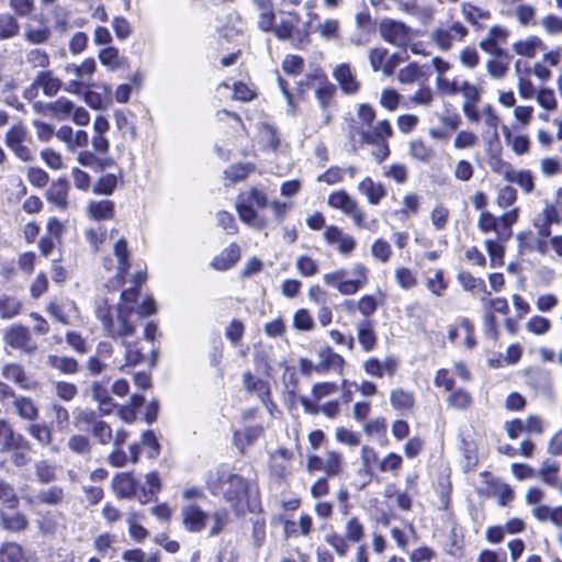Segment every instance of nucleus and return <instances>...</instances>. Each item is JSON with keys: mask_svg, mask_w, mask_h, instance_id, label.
<instances>
[{"mask_svg": "<svg viewBox=\"0 0 562 562\" xmlns=\"http://www.w3.org/2000/svg\"><path fill=\"white\" fill-rule=\"evenodd\" d=\"M0 446L2 450L25 449L29 441L18 432H14L5 419H0Z\"/></svg>", "mask_w": 562, "mask_h": 562, "instance_id": "obj_19", "label": "nucleus"}, {"mask_svg": "<svg viewBox=\"0 0 562 562\" xmlns=\"http://www.w3.org/2000/svg\"><path fill=\"white\" fill-rule=\"evenodd\" d=\"M447 403L449 407L456 409H467L472 404V396L468 391L463 389H457L448 396Z\"/></svg>", "mask_w": 562, "mask_h": 562, "instance_id": "obj_53", "label": "nucleus"}, {"mask_svg": "<svg viewBox=\"0 0 562 562\" xmlns=\"http://www.w3.org/2000/svg\"><path fill=\"white\" fill-rule=\"evenodd\" d=\"M113 490L119 498H138V487L132 473H119L113 479Z\"/></svg>", "mask_w": 562, "mask_h": 562, "instance_id": "obj_20", "label": "nucleus"}, {"mask_svg": "<svg viewBox=\"0 0 562 562\" xmlns=\"http://www.w3.org/2000/svg\"><path fill=\"white\" fill-rule=\"evenodd\" d=\"M27 434L40 445L48 446L52 442V430L46 424L32 423L26 427Z\"/></svg>", "mask_w": 562, "mask_h": 562, "instance_id": "obj_49", "label": "nucleus"}, {"mask_svg": "<svg viewBox=\"0 0 562 562\" xmlns=\"http://www.w3.org/2000/svg\"><path fill=\"white\" fill-rule=\"evenodd\" d=\"M259 142L266 149L277 150L280 146V138L277 128L268 123L261 122L258 125Z\"/></svg>", "mask_w": 562, "mask_h": 562, "instance_id": "obj_35", "label": "nucleus"}, {"mask_svg": "<svg viewBox=\"0 0 562 562\" xmlns=\"http://www.w3.org/2000/svg\"><path fill=\"white\" fill-rule=\"evenodd\" d=\"M458 281L462 289L472 294L480 295V300L485 303L490 296V292L486 289L485 281L481 278H475L470 272H460L458 274Z\"/></svg>", "mask_w": 562, "mask_h": 562, "instance_id": "obj_29", "label": "nucleus"}, {"mask_svg": "<svg viewBox=\"0 0 562 562\" xmlns=\"http://www.w3.org/2000/svg\"><path fill=\"white\" fill-rule=\"evenodd\" d=\"M390 403L402 415H409L414 412L415 396L413 392L396 387L390 393Z\"/></svg>", "mask_w": 562, "mask_h": 562, "instance_id": "obj_23", "label": "nucleus"}, {"mask_svg": "<svg viewBox=\"0 0 562 562\" xmlns=\"http://www.w3.org/2000/svg\"><path fill=\"white\" fill-rule=\"evenodd\" d=\"M293 452L286 448H279L270 454V473L273 477L283 480L291 474V460Z\"/></svg>", "mask_w": 562, "mask_h": 562, "instance_id": "obj_11", "label": "nucleus"}, {"mask_svg": "<svg viewBox=\"0 0 562 562\" xmlns=\"http://www.w3.org/2000/svg\"><path fill=\"white\" fill-rule=\"evenodd\" d=\"M268 205L269 202L266 193L254 187L238 195L236 211L241 222L255 229L261 231L268 225V220L259 215L255 206L263 209Z\"/></svg>", "mask_w": 562, "mask_h": 562, "instance_id": "obj_3", "label": "nucleus"}, {"mask_svg": "<svg viewBox=\"0 0 562 562\" xmlns=\"http://www.w3.org/2000/svg\"><path fill=\"white\" fill-rule=\"evenodd\" d=\"M122 346L124 347V359L114 357L111 360L113 368L123 370L125 367L136 366L142 361V348L137 341L128 342L126 339H124L122 340Z\"/></svg>", "mask_w": 562, "mask_h": 562, "instance_id": "obj_21", "label": "nucleus"}, {"mask_svg": "<svg viewBox=\"0 0 562 562\" xmlns=\"http://www.w3.org/2000/svg\"><path fill=\"white\" fill-rule=\"evenodd\" d=\"M87 213L94 220H109L114 215V203L110 200L91 201L87 206Z\"/></svg>", "mask_w": 562, "mask_h": 562, "instance_id": "obj_37", "label": "nucleus"}, {"mask_svg": "<svg viewBox=\"0 0 562 562\" xmlns=\"http://www.w3.org/2000/svg\"><path fill=\"white\" fill-rule=\"evenodd\" d=\"M181 519L184 529L189 532H200L206 526L207 514L198 505L190 504L181 508Z\"/></svg>", "mask_w": 562, "mask_h": 562, "instance_id": "obj_10", "label": "nucleus"}, {"mask_svg": "<svg viewBox=\"0 0 562 562\" xmlns=\"http://www.w3.org/2000/svg\"><path fill=\"white\" fill-rule=\"evenodd\" d=\"M358 341L366 352L372 351L378 344L374 324L370 319H361L356 325Z\"/></svg>", "mask_w": 562, "mask_h": 562, "instance_id": "obj_24", "label": "nucleus"}, {"mask_svg": "<svg viewBox=\"0 0 562 562\" xmlns=\"http://www.w3.org/2000/svg\"><path fill=\"white\" fill-rule=\"evenodd\" d=\"M46 312L63 325H74L80 319L79 310L75 301L68 297H56L52 300Z\"/></svg>", "mask_w": 562, "mask_h": 562, "instance_id": "obj_7", "label": "nucleus"}, {"mask_svg": "<svg viewBox=\"0 0 562 562\" xmlns=\"http://www.w3.org/2000/svg\"><path fill=\"white\" fill-rule=\"evenodd\" d=\"M49 110L56 119L66 120L71 117V114L75 110V104L68 99L59 98L49 104Z\"/></svg>", "mask_w": 562, "mask_h": 562, "instance_id": "obj_54", "label": "nucleus"}, {"mask_svg": "<svg viewBox=\"0 0 562 562\" xmlns=\"http://www.w3.org/2000/svg\"><path fill=\"white\" fill-rule=\"evenodd\" d=\"M408 153L413 159L423 162H429L434 157V150L423 139H413L409 142Z\"/></svg>", "mask_w": 562, "mask_h": 562, "instance_id": "obj_45", "label": "nucleus"}, {"mask_svg": "<svg viewBox=\"0 0 562 562\" xmlns=\"http://www.w3.org/2000/svg\"><path fill=\"white\" fill-rule=\"evenodd\" d=\"M21 302L11 296H3L0 299V317L3 319H10L21 311Z\"/></svg>", "mask_w": 562, "mask_h": 562, "instance_id": "obj_56", "label": "nucleus"}, {"mask_svg": "<svg viewBox=\"0 0 562 562\" xmlns=\"http://www.w3.org/2000/svg\"><path fill=\"white\" fill-rule=\"evenodd\" d=\"M371 255L381 262H387L392 256L390 243L383 238L376 239L371 246Z\"/></svg>", "mask_w": 562, "mask_h": 562, "instance_id": "obj_64", "label": "nucleus"}, {"mask_svg": "<svg viewBox=\"0 0 562 562\" xmlns=\"http://www.w3.org/2000/svg\"><path fill=\"white\" fill-rule=\"evenodd\" d=\"M46 363L64 374H74L78 371L79 364L76 359L66 356L49 355Z\"/></svg>", "mask_w": 562, "mask_h": 562, "instance_id": "obj_38", "label": "nucleus"}, {"mask_svg": "<svg viewBox=\"0 0 562 562\" xmlns=\"http://www.w3.org/2000/svg\"><path fill=\"white\" fill-rule=\"evenodd\" d=\"M344 536L348 541L359 543L364 537V526L357 517H351L346 522Z\"/></svg>", "mask_w": 562, "mask_h": 562, "instance_id": "obj_52", "label": "nucleus"}, {"mask_svg": "<svg viewBox=\"0 0 562 562\" xmlns=\"http://www.w3.org/2000/svg\"><path fill=\"white\" fill-rule=\"evenodd\" d=\"M64 71L70 77V79L65 83L64 90L72 94H82L83 90L87 89L88 86L85 79L81 78L77 64H67L64 67Z\"/></svg>", "mask_w": 562, "mask_h": 562, "instance_id": "obj_34", "label": "nucleus"}, {"mask_svg": "<svg viewBox=\"0 0 562 562\" xmlns=\"http://www.w3.org/2000/svg\"><path fill=\"white\" fill-rule=\"evenodd\" d=\"M381 37L397 47H405L412 41V30L401 21L390 18L382 19L379 24Z\"/></svg>", "mask_w": 562, "mask_h": 562, "instance_id": "obj_6", "label": "nucleus"}, {"mask_svg": "<svg viewBox=\"0 0 562 562\" xmlns=\"http://www.w3.org/2000/svg\"><path fill=\"white\" fill-rule=\"evenodd\" d=\"M12 405L14 412L24 420L33 422L38 417V408L31 397L16 395Z\"/></svg>", "mask_w": 562, "mask_h": 562, "instance_id": "obj_33", "label": "nucleus"}, {"mask_svg": "<svg viewBox=\"0 0 562 562\" xmlns=\"http://www.w3.org/2000/svg\"><path fill=\"white\" fill-rule=\"evenodd\" d=\"M477 226L481 232H483V233L494 232V233H496L498 239H503V233L499 229V220H498V217L494 216L492 213H490L487 211L482 212L479 217Z\"/></svg>", "mask_w": 562, "mask_h": 562, "instance_id": "obj_48", "label": "nucleus"}, {"mask_svg": "<svg viewBox=\"0 0 562 562\" xmlns=\"http://www.w3.org/2000/svg\"><path fill=\"white\" fill-rule=\"evenodd\" d=\"M536 100L538 104L546 111H555L558 108V101L554 91L550 88H540L537 91Z\"/></svg>", "mask_w": 562, "mask_h": 562, "instance_id": "obj_61", "label": "nucleus"}, {"mask_svg": "<svg viewBox=\"0 0 562 562\" xmlns=\"http://www.w3.org/2000/svg\"><path fill=\"white\" fill-rule=\"evenodd\" d=\"M69 184L65 179L54 181L46 191V199L58 210L65 211L68 207Z\"/></svg>", "mask_w": 562, "mask_h": 562, "instance_id": "obj_26", "label": "nucleus"}, {"mask_svg": "<svg viewBox=\"0 0 562 562\" xmlns=\"http://www.w3.org/2000/svg\"><path fill=\"white\" fill-rule=\"evenodd\" d=\"M23 36L30 44L40 45L46 43L49 40L50 30L45 25L35 27L32 24H26L24 27Z\"/></svg>", "mask_w": 562, "mask_h": 562, "instance_id": "obj_44", "label": "nucleus"}, {"mask_svg": "<svg viewBox=\"0 0 562 562\" xmlns=\"http://www.w3.org/2000/svg\"><path fill=\"white\" fill-rule=\"evenodd\" d=\"M468 35V29L458 21L440 24L430 33L431 42L443 52L452 48L456 42H462Z\"/></svg>", "mask_w": 562, "mask_h": 562, "instance_id": "obj_5", "label": "nucleus"}, {"mask_svg": "<svg viewBox=\"0 0 562 562\" xmlns=\"http://www.w3.org/2000/svg\"><path fill=\"white\" fill-rule=\"evenodd\" d=\"M356 279L342 280L339 284L338 292L342 295H353L368 283V269L363 263H356L352 268Z\"/></svg>", "mask_w": 562, "mask_h": 562, "instance_id": "obj_17", "label": "nucleus"}, {"mask_svg": "<svg viewBox=\"0 0 562 562\" xmlns=\"http://www.w3.org/2000/svg\"><path fill=\"white\" fill-rule=\"evenodd\" d=\"M4 143L18 159L24 162H31L35 159V151L30 147L32 138L27 127L22 122L13 124L7 131Z\"/></svg>", "mask_w": 562, "mask_h": 562, "instance_id": "obj_4", "label": "nucleus"}, {"mask_svg": "<svg viewBox=\"0 0 562 562\" xmlns=\"http://www.w3.org/2000/svg\"><path fill=\"white\" fill-rule=\"evenodd\" d=\"M254 363L256 369L266 376H272L274 368H282L285 366V358H278L276 349L270 345H260L256 347L254 353Z\"/></svg>", "mask_w": 562, "mask_h": 562, "instance_id": "obj_8", "label": "nucleus"}, {"mask_svg": "<svg viewBox=\"0 0 562 562\" xmlns=\"http://www.w3.org/2000/svg\"><path fill=\"white\" fill-rule=\"evenodd\" d=\"M502 175L508 182L517 183L526 193H530L533 188V177L529 170H516L509 165H504Z\"/></svg>", "mask_w": 562, "mask_h": 562, "instance_id": "obj_28", "label": "nucleus"}, {"mask_svg": "<svg viewBox=\"0 0 562 562\" xmlns=\"http://www.w3.org/2000/svg\"><path fill=\"white\" fill-rule=\"evenodd\" d=\"M342 469L341 454L336 451H328L324 460V471L328 476L338 475Z\"/></svg>", "mask_w": 562, "mask_h": 562, "instance_id": "obj_63", "label": "nucleus"}, {"mask_svg": "<svg viewBox=\"0 0 562 562\" xmlns=\"http://www.w3.org/2000/svg\"><path fill=\"white\" fill-rule=\"evenodd\" d=\"M113 255L116 260L115 282L117 285L123 284L124 278L131 268V251L127 241L124 238L119 239L113 246Z\"/></svg>", "mask_w": 562, "mask_h": 562, "instance_id": "obj_12", "label": "nucleus"}, {"mask_svg": "<svg viewBox=\"0 0 562 562\" xmlns=\"http://www.w3.org/2000/svg\"><path fill=\"white\" fill-rule=\"evenodd\" d=\"M313 530V519L308 514H302L299 520L295 521H285V531L290 535L300 533L303 537L310 536Z\"/></svg>", "mask_w": 562, "mask_h": 562, "instance_id": "obj_42", "label": "nucleus"}, {"mask_svg": "<svg viewBox=\"0 0 562 562\" xmlns=\"http://www.w3.org/2000/svg\"><path fill=\"white\" fill-rule=\"evenodd\" d=\"M4 341L8 346L32 355L37 350V344L32 338L27 327L19 324L10 326L4 334Z\"/></svg>", "mask_w": 562, "mask_h": 562, "instance_id": "obj_9", "label": "nucleus"}, {"mask_svg": "<svg viewBox=\"0 0 562 562\" xmlns=\"http://www.w3.org/2000/svg\"><path fill=\"white\" fill-rule=\"evenodd\" d=\"M519 61L516 63V72L518 76V93L522 99L530 100L537 94L533 83L531 82L529 75L530 68H526L525 71L520 70Z\"/></svg>", "mask_w": 562, "mask_h": 562, "instance_id": "obj_40", "label": "nucleus"}, {"mask_svg": "<svg viewBox=\"0 0 562 562\" xmlns=\"http://www.w3.org/2000/svg\"><path fill=\"white\" fill-rule=\"evenodd\" d=\"M0 518H1V526L5 530L11 531V532L22 531L29 525L26 517L23 514L18 513V512L13 513V514L1 512Z\"/></svg>", "mask_w": 562, "mask_h": 562, "instance_id": "obj_41", "label": "nucleus"}, {"mask_svg": "<svg viewBox=\"0 0 562 562\" xmlns=\"http://www.w3.org/2000/svg\"><path fill=\"white\" fill-rule=\"evenodd\" d=\"M319 362L315 367V372L326 373L329 371H336L339 374L342 373L345 367V359L336 353L330 347H324L318 350Z\"/></svg>", "mask_w": 562, "mask_h": 562, "instance_id": "obj_13", "label": "nucleus"}, {"mask_svg": "<svg viewBox=\"0 0 562 562\" xmlns=\"http://www.w3.org/2000/svg\"><path fill=\"white\" fill-rule=\"evenodd\" d=\"M98 319L102 323L105 335L113 339H126L135 333V324L131 319L127 305H117L111 310L108 306H99L95 311Z\"/></svg>", "mask_w": 562, "mask_h": 562, "instance_id": "obj_2", "label": "nucleus"}, {"mask_svg": "<svg viewBox=\"0 0 562 562\" xmlns=\"http://www.w3.org/2000/svg\"><path fill=\"white\" fill-rule=\"evenodd\" d=\"M461 12L464 19L476 29L483 27L480 20H488L491 18V12L488 10L481 9L469 2L462 3Z\"/></svg>", "mask_w": 562, "mask_h": 562, "instance_id": "obj_39", "label": "nucleus"}, {"mask_svg": "<svg viewBox=\"0 0 562 562\" xmlns=\"http://www.w3.org/2000/svg\"><path fill=\"white\" fill-rule=\"evenodd\" d=\"M34 78L35 85L40 86L43 94L47 98H53L64 90L65 83L52 70H40Z\"/></svg>", "mask_w": 562, "mask_h": 562, "instance_id": "obj_18", "label": "nucleus"}, {"mask_svg": "<svg viewBox=\"0 0 562 562\" xmlns=\"http://www.w3.org/2000/svg\"><path fill=\"white\" fill-rule=\"evenodd\" d=\"M65 496L64 488L60 486H52L43 490L37 494L38 502L46 505H58L63 502Z\"/></svg>", "mask_w": 562, "mask_h": 562, "instance_id": "obj_57", "label": "nucleus"}, {"mask_svg": "<svg viewBox=\"0 0 562 562\" xmlns=\"http://www.w3.org/2000/svg\"><path fill=\"white\" fill-rule=\"evenodd\" d=\"M304 412L310 415L324 414L328 418H336L340 413V404L338 401H329L323 405H318L306 396L299 398Z\"/></svg>", "mask_w": 562, "mask_h": 562, "instance_id": "obj_22", "label": "nucleus"}, {"mask_svg": "<svg viewBox=\"0 0 562 562\" xmlns=\"http://www.w3.org/2000/svg\"><path fill=\"white\" fill-rule=\"evenodd\" d=\"M95 413L91 409L77 408L74 411V425L80 430H87L89 426L94 425Z\"/></svg>", "mask_w": 562, "mask_h": 562, "instance_id": "obj_59", "label": "nucleus"}, {"mask_svg": "<svg viewBox=\"0 0 562 562\" xmlns=\"http://www.w3.org/2000/svg\"><path fill=\"white\" fill-rule=\"evenodd\" d=\"M358 191L367 198L372 205H378L386 195V189L381 182H375L371 177H366L358 184Z\"/></svg>", "mask_w": 562, "mask_h": 562, "instance_id": "obj_27", "label": "nucleus"}, {"mask_svg": "<svg viewBox=\"0 0 562 562\" xmlns=\"http://www.w3.org/2000/svg\"><path fill=\"white\" fill-rule=\"evenodd\" d=\"M146 484H147L148 488L142 487L139 495H138V501L142 504L148 503L151 499V497L157 492L160 491V480H159L158 474L156 472L148 473L146 475Z\"/></svg>", "mask_w": 562, "mask_h": 562, "instance_id": "obj_47", "label": "nucleus"}, {"mask_svg": "<svg viewBox=\"0 0 562 562\" xmlns=\"http://www.w3.org/2000/svg\"><path fill=\"white\" fill-rule=\"evenodd\" d=\"M314 32L326 41H337L340 38V22L334 18L318 21L314 26Z\"/></svg>", "mask_w": 562, "mask_h": 562, "instance_id": "obj_36", "label": "nucleus"}, {"mask_svg": "<svg viewBox=\"0 0 562 562\" xmlns=\"http://www.w3.org/2000/svg\"><path fill=\"white\" fill-rule=\"evenodd\" d=\"M333 76L338 82L340 89L346 94H355L360 88L356 75L349 64L344 63L334 68Z\"/></svg>", "mask_w": 562, "mask_h": 562, "instance_id": "obj_16", "label": "nucleus"}, {"mask_svg": "<svg viewBox=\"0 0 562 562\" xmlns=\"http://www.w3.org/2000/svg\"><path fill=\"white\" fill-rule=\"evenodd\" d=\"M258 11L257 25L263 32H271L276 22L274 8L271 0H256Z\"/></svg>", "mask_w": 562, "mask_h": 562, "instance_id": "obj_30", "label": "nucleus"}, {"mask_svg": "<svg viewBox=\"0 0 562 562\" xmlns=\"http://www.w3.org/2000/svg\"><path fill=\"white\" fill-rule=\"evenodd\" d=\"M501 239H486L485 248L490 256L491 267L503 265L504 247L499 243Z\"/></svg>", "mask_w": 562, "mask_h": 562, "instance_id": "obj_60", "label": "nucleus"}, {"mask_svg": "<svg viewBox=\"0 0 562 562\" xmlns=\"http://www.w3.org/2000/svg\"><path fill=\"white\" fill-rule=\"evenodd\" d=\"M20 33L16 18L10 13L0 14V40L15 37Z\"/></svg>", "mask_w": 562, "mask_h": 562, "instance_id": "obj_46", "label": "nucleus"}, {"mask_svg": "<svg viewBox=\"0 0 562 562\" xmlns=\"http://www.w3.org/2000/svg\"><path fill=\"white\" fill-rule=\"evenodd\" d=\"M25 60L32 68H42L43 70L49 66L50 58L46 50L42 48H32L25 54Z\"/></svg>", "mask_w": 562, "mask_h": 562, "instance_id": "obj_51", "label": "nucleus"}, {"mask_svg": "<svg viewBox=\"0 0 562 562\" xmlns=\"http://www.w3.org/2000/svg\"><path fill=\"white\" fill-rule=\"evenodd\" d=\"M301 22V16L296 11L284 12L279 24H274L272 32L280 40L292 38L294 32Z\"/></svg>", "mask_w": 562, "mask_h": 562, "instance_id": "obj_25", "label": "nucleus"}, {"mask_svg": "<svg viewBox=\"0 0 562 562\" xmlns=\"http://www.w3.org/2000/svg\"><path fill=\"white\" fill-rule=\"evenodd\" d=\"M240 258V248L237 244H231L218 256L212 260L215 270L224 271L231 269Z\"/></svg>", "mask_w": 562, "mask_h": 562, "instance_id": "obj_31", "label": "nucleus"}, {"mask_svg": "<svg viewBox=\"0 0 562 562\" xmlns=\"http://www.w3.org/2000/svg\"><path fill=\"white\" fill-rule=\"evenodd\" d=\"M312 85L315 87V95L323 110H325L331 102L336 88L328 81L327 77L322 72H316L308 77Z\"/></svg>", "mask_w": 562, "mask_h": 562, "instance_id": "obj_14", "label": "nucleus"}, {"mask_svg": "<svg viewBox=\"0 0 562 562\" xmlns=\"http://www.w3.org/2000/svg\"><path fill=\"white\" fill-rule=\"evenodd\" d=\"M361 142L369 145H380L393 136V127L387 120L379 121L372 130L359 131Z\"/></svg>", "mask_w": 562, "mask_h": 562, "instance_id": "obj_15", "label": "nucleus"}, {"mask_svg": "<svg viewBox=\"0 0 562 562\" xmlns=\"http://www.w3.org/2000/svg\"><path fill=\"white\" fill-rule=\"evenodd\" d=\"M357 203L358 202L344 190L333 192L328 196V205L342 211L346 215Z\"/></svg>", "mask_w": 562, "mask_h": 562, "instance_id": "obj_43", "label": "nucleus"}, {"mask_svg": "<svg viewBox=\"0 0 562 562\" xmlns=\"http://www.w3.org/2000/svg\"><path fill=\"white\" fill-rule=\"evenodd\" d=\"M1 374L5 380L14 382L23 390L32 389V381L30 380L21 364L7 363L2 368Z\"/></svg>", "mask_w": 562, "mask_h": 562, "instance_id": "obj_32", "label": "nucleus"}, {"mask_svg": "<svg viewBox=\"0 0 562 562\" xmlns=\"http://www.w3.org/2000/svg\"><path fill=\"white\" fill-rule=\"evenodd\" d=\"M389 50L384 47H375L369 50V61L373 71H382L386 65Z\"/></svg>", "mask_w": 562, "mask_h": 562, "instance_id": "obj_62", "label": "nucleus"}, {"mask_svg": "<svg viewBox=\"0 0 562 562\" xmlns=\"http://www.w3.org/2000/svg\"><path fill=\"white\" fill-rule=\"evenodd\" d=\"M541 44V41L536 37L531 36L524 41H518L514 43L513 49L516 54L525 57H533L537 53V47Z\"/></svg>", "mask_w": 562, "mask_h": 562, "instance_id": "obj_55", "label": "nucleus"}, {"mask_svg": "<svg viewBox=\"0 0 562 562\" xmlns=\"http://www.w3.org/2000/svg\"><path fill=\"white\" fill-rule=\"evenodd\" d=\"M22 548L15 542H7L0 548V562H21Z\"/></svg>", "mask_w": 562, "mask_h": 562, "instance_id": "obj_58", "label": "nucleus"}, {"mask_svg": "<svg viewBox=\"0 0 562 562\" xmlns=\"http://www.w3.org/2000/svg\"><path fill=\"white\" fill-rule=\"evenodd\" d=\"M207 486L213 495L222 494L237 513H244L248 507L249 483L239 474L221 470Z\"/></svg>", "mask_w": 562, "mask_h": 562, "instance_id": "obj_1", "label": "nucleus"}, {"mask_svg": "<svg viewBox=\"0 0 562 562\" xmlns=\"http://www.w3.org/2000/svg\"><path fill=\"white\" fill-rule=\"evenodd\" d=\"M120 179H122L121 172L119 176L114 173H106L98 180L93 191L99 194L110 195L116 189Z\"/></svg>", "mask_w": 562, "mask_h": 562, "instance_id": "obj_50", "label": "nucleus"}]
</instances>
